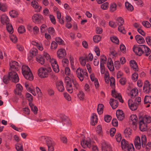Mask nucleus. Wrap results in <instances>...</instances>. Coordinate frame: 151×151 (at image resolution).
Returning a JSON list of instances; mask_svg holds the SVG:
<instances>
[{"label":"nucleus","instance_id":"obj_1","mask_svg":"<svg viewBox=\"0 0 151 151\" xmlns=\"http://www.w3.org/2000/svg\"><path fill=\"white\" fill-rule=\"evenodd\" d=\"M133 50L135 53L139 56H141L145 52V55L148 56L151 53L150 50L145 45H134Z\"/></svg>","mask_w":151,"mask_h":151},{"label":"nucleus","instance_id":"obj_2","mask_svg":"<svg viewBox=\"0 0 151 151\" xmlns=\"http://www.w3.org/2000/svg\"><path fill=\"white\" fill-rule=\"evenodd\" d=\"M22 73L26 79L30 81H32L33 79V74L28 66L23 65L22 67Z\"/></svg>","mask_w":151,"mask_h":151},{"label":"nucleus","instance_id":"obj_3","mask_svg":"<svg viewBox=\"0 0 151 151\" xmlns=\"http://www.w3.org/2000/svg\"><path fill=\"white\" fill-rule=\"evenodd\" d=\"M51 68L50 67H41L37 71L38 76L41 78H45L48 77V73L51 72Z\"/></svg>","mask_w":151,"mask_h":151},{"label":"nucleus","instance_id":"obj_4","mask_svg":"<svg viewBox=\"0 0 151 151\" xmlns=\"http://www.w3.org/2000/svg\"><path fill=\"white\" fill-rule=\"evenodd\" d=\"M121 146L122 149L124 151H134V148L132 144H129L125 139L122 140Z\"/></svg>","mask_w":151,"mask_h":151},{"label":"nucleus","instance_id":"obj_5","mask_svg":"<svg viewBox=\"0 0 151 151\" xmlns=\"http://www.w3.org/2000/svg\"><path fill=\"white\" fill-rule=\"evenodd\" d=\"M76 74L77 76L81 81H83L85 76L88 77V74L86 69H82L79 68H78L76 71Z\"/></svg>","mask_w":151,"mask_h":151},{"label":"nucleus","instance_id":"obj_6","mask_svg":"<svg viewBox=\"0 0 151 151\" xmlns=\"http://www.w3.org/2000/svg\"><path fill=\"white\" fill-rule=\"evenodd\" d=\"M142 145L143 147H145V149L147 151H149L151 148V142H149L146 144L147 139L146 136L143 135L141 136Z\"/></svg>","mask_w":151,"mask_h":151},{"label":"nucleus","instance_id":"obj_7","mask_svg":"<svg viewBox=\"0 0 151 151\" xmlns=\"http://www.w3.org/2000/svg\"><path fill=\"white\" fill-rule=\"evenodd\" d=\"M9 76L10 77V80L14 83L18 82L19 78L17 73L14 71H11L9 73Z\"/></svg>","mask_w":151,"mask_h":151},{"label":"nucleus","instance_id":"obj_8","mask_svg":"<svg viewBox=\"0 0 151 151\" xmlns=\"http://www.w3.org/2000/svg\"><path fill=\"white\" fill-rule=\"evenodd\" d=\"M81 144L83 148H90L91 147V140L90 138L86 139H82L81 141Z\"/></svg>","mask_w":151,"mask_h":151},{"label":"nucleus","instance_id":"obj_9","mask_svg":"<svg viewBox=\"0 0 151 151\" xmlns=\"http://www.w3.org/2000/svg\"><path fill=\"white\" fill-rule=\"evenodd\" d=\"M143 91L146 93L151 92V84L148 81H146L143 87Z\"/></svg>","mask_w":151,"mask_h":151},{"label":"nucleus","instance_id":"obj_10","mask_svg":"<svg viewBox=\"0 0 151 151\" xmlns=\"http://www.w3.org/2000/svg\"><path fill=\"white\" fill-rule=\"evenodd\" d=\"M9 66L12 71L18 70L20 68L18 63L16 61H12L10 62Z\"/></svg>","mask_w":151,"mask_h":151},{"label":"nucleus","instance_id":"obj_11","mask_svg":"<svg viewBox=\"0 0 151 151\" xmlns=\"http://www.w3.org/2000/svg\"><path fill=\"white\" fill-rule=\"evenodd\" d=\"M31 5L35 9V11L37 12H40L42 9V6L39 5L37 2L35 0L31 2Z\"/></svg>","mask_w":151,"mask_h":151},{"label":"nucleus","instance_id":"obj_12","mask_svg":"<svg viewBox=\"0 0 151 151\" xmlns=\"http://www.w3.org/2000/svg\"><path fill=\"white\" fill-rule=\"evenodd\" d=\"M56 87L57 90L60 92H63L65 90L63 83L60 80L58 81L56 83Z\"/></svg>","mask_w":151,"mask_h":151},{"label":"nucleus","instance_id":"obj_13","mask_svg":"<svg viewBox=\"0 0 151 151\" xmlns=\"http://www.w3.org/2000/svg\"><path fill=\"white\" fill-rule=\"evenodd\" d=\"M141 139L139 136H136L134 140V144L136 148L139 150L141 148L142 145Z\"/></svg>","mask_w":151,"mask_h":151},{"label":"nucleus","instance_id":"obj_14","mask_svg":"<svg viewBox=\"0 0 151 151\" xmlns=\"http://www.w3.org/2000/svg\"><path fill=\"white\" fill-rule=\"evenodd\" d=\"M42 16L39 14H35L32 16V19L33 21L35 23L39 24L42 19Z\"/></svg>","mask_w":151,"mask_h":151},{"label":"nucleus","instance_id":"obj_15","mask_svg":"<svg viewBox=\"0 0 151 151\" xmlns=\"http://www.w3.org/2000/svg\"><path fill=\"white\" fill-rule=\"evenodd\" d=\"M0 21L3 25H7L9 23V19L8 17L5 14H2L0 17Z\"/></svg>","mask_w":151,"mask_h":151},{"label":"nucleus","instance_id":"obj_16","mask_svg":"<svg viewBox=\"0 0 151 151\" xmlns=\"http://www.w3.org/2000/svg\"><path fill=\"white\" fill-rule=\"evenodd\" d=\"M139 126L140 129L142 131H145L147 129V123L139 119Z\"/></svg>","mask_w":151,"mask_h":151},{"label":"nucleus","instance_id":"obj_17","mask_svg":"<svg viewBox=\"0 0 151 151\" xmlns=\"http://www.w3.org/2000/svg\"><path fill=\"white\" fill-rule=\"evenodd\" d=\"M66 52L65 49L61 48L58 50L57 52L58 57L60 59L62 58L66 55Z\"/></svg>","mask_w":151,"mask_h":151},{"label":"nucleus","instance_id":"obj_18","mask_svg":"<svg viewBox=\"0 0 151 151\" xmlns=\"http://www.w3.org/2000/svg\"><path fill=\"white\" fill-rule=\"evenodd\" d=\"M128 104L130 109L132 111H134L137 109L138 107L137 104L133 103L131 99H129L128 101Z\"/></svg>","mask_w":151,"mask_h":151},{"label":"nucleus","instance_id":"obj_19","mask_svg":"<svg viewBox=\"0 0 151 151\" xmlns=\"http://www.w3.org/2000/svg\"><path fill=\"white\" fill-rule=\"evenodd\" d=\"M130 122L133 125L136 126L137 124L138 118L135 114L131 115L129 118Z\"/></svg>","mask_w":151,"mask_h":151},{"label":"nucleus","instance_id":"obj_20","mask_svg":"<svg viewBox=\"0 0 151 151\" xmlns=\"http://www.w3.org/2000/svg\"><path fill=\"white\" fill-rule=\"evenodd\" d=\"M116 116L119 120L122 121L124 118V114L123 111L120 110H118L116 112Z\"/></svg>","mask_w":151,"mask_h":151},{"label":"nucleus","instance_id":"obj_21","mask_svg":"<svg viewBox=\"0 0 151 151\" xmlns=\"http://www.w3.org/2000/svg\"><path fill=\"white\" fill-rule=\"evenodd\" d=\"M101 145L102 151H107L111 149L110 145L104 141L102 142Z\"/></svg>","mask_w":151,"mask_h":151},{"label":"nucleus","instance_id":"obj_22","mask_svg":"<svg viewBox=\"0 0 151 151\" xmlns=\"http://www.w3.org/2000/svg\"><path fill=\"white\" fill-rule=\"evenodd\" d=\"M22 90V86L20 84L18 83L16 85V88L14 90V92L15 94L19 95Z\"/></svg>","mask_w":151,"mask_h":151},{"label":"nucleus","instance_id":"obj_23","mask_svg":"<svg viewBox=\"0 0 151 151\" xmlns=\"http://www.w3.org/2000/svg\"><path fill=\"white\" fill-rule=\"evenodd\" d=\"M31 44L36 47L40 51H42L43 47L42 43L40 42H38L35 41H32L31 42Z\"/></svg>","mask_w":151,"mask_h":151},{"label":"nucleus","instance_id":"obj_24","mask_svg":"<svg viewBox=\"0 0 151 151\" xmlns=\"http://www.w3.org/2000/svg\"><path fill=\"white\" fill-rule=\"evenodd\" d=\"M112 95L113 97L115 98L119 99L120 102H123V100L121 96L119 94L116 92L115 90L112 91Z\"/></svg>","mask_w":151,"mask_h":151},{"label":"nucleus","instance_id":"obj_25","mask_svg":"<svg viewBox=\"0 0 151 151\" xmlns=\"http://www.w3.org/2000/svg\"><path fill=\"white\" fill-rule=\"evenodd\" d=\"M107 67L111 71H113L114 69V63L111 58H109L108 59L107 63Z\"/></svg>","mask_w":151,"mask_h":151},{"label":"nucleus","instance_id":"obj_26","mask_svg":"<svg viewBox=\"0 0 151 151\" xmlns=\"http://www.w3.org/2000/svg\"><path fill=\"white\" fill-rule=\"evenodd\" d=\"M118 102L117 100L114 99H111L109 103L113 109L116 108L118 106Z\"/></svg>","mask_w":151,"mask_h":151},{"label":"nucleus","instance_id":"obj_27","mask_svg":"<svg viewBox=\"0 0 151 151\" xmlns=\"http://www.w3.org/2000/svg\"><path fill=\"white\" fill-rule=\"evenodd\" d=\"M135 39L138 44H142L145 42L144 38L139 35H137L135 36Z\"/></svg>","mask_w":151,"mask_h":151},{"label":"nucleus","instance_id":"obj_28","mask_svg":"<svg viewBox=\"0 0 151 151\" xmlns=\"http://www.w3.org/2000/svg\"><path fill=\"white\" fill-rule=\"evenodd\" d=\"M139 119L147 123H150L151 122V117L147 115H145L142 116Z\"/></svg>","mask_w":151,"mask_h":151},{"label":"nucleus","instance_id":"obj_29","mask_svg":"<svg viewBox=\"0 0 151 151\" xmlns=\"http://www.w3.org/2000/svg\"><path fill=\"white\" fill-rule=\"evenodd\" d=\"M79 61L82 66H84L86 64V62L88 61L87 56H85L84 57H81L79 58Z\"/></svg>","mask_w":151,"mask_h":151},{"label":"nucleus","instance_id":"obj_30","mask_svg":"<svg viewBox=\"0 0 151 151\" xmlns=\"http://www.w3.org/2000/svg\"><path fill=\"white\" fill-rule=\"evenodd\" d=\"M130 66L134 71L137 70L138 66L136 62L134 60H131L129 62Z\"/></svg>","mask_w":151,"mask_h":151},{"label":"nucleus","instance_id":"obj_31","mask_svg":"<svg viewBox=\"0 0 151 151\" xmlns=\"http://www.w3.org/2000/svg\"><path fill=\"white\" fill-rule=\"evenodd\" d=\"M97 116L95 114H93L91 119V123L92 125L94 126L97 122Z\"/></svg>","mask_w":151,"mask_h":151},{"label":"nucleus","instance_id":"obj_32","mask_svg":"<svg viewBox=\"0 0 151 151\" xmlns=\"http://www.w3.org/2000/svg\"><path fill=\"white\" fill-rule=\"evenodd\" d=\"M132 130L130 128H126L124 131V134L126 137H129L131 135Z\"/></svg>","mask_w":151,"mask_h":151},{"label":"nucleus","instance_id":"obj_33","mask_svg":"<svg viewBox=\"0 0 151 151\" xmlns=\"http://www.w3.org/2000/svg\"><path fill=\"white\" fill-rule=\"evenodd\" d=\"M60 117L62 122L64 123V124H70V120L67 116L65 115H62Z\"/></svg>","mask_w":151,"mask_h":151},{"label":"nucleus","instance_id":"obj_34","mask_svg":"<svg viewBox=\"0 0 151 151\" xmlns=\"http://www.w3.org/2000/svg\"><path fill=\"white\" fill-rule=\"evenodd\" d=\"M138 93V90L136 88L133 89L130 91L129 96L131 98H134Z\"/></svg>","mask_w":151,"mask_h":151},{"label":"nucleus","instance_id":"obj_35","mask_svg":"<svg viewBox=\"0 0 151 151\" xmlns=\"http://www.w3.org/2000/svg\"><path fill=\"white\" fill-rule=\"evenodd\" d=\"M116 23L117 25L122 26L124 23V20L123 18L121 17L117 18L116 19Z\"/></svg>","mask_w":151,"mask_h":151},{"label":"nucleus","instance_id":"obj_36","mask_svg":"<svg viewBox=\"0 0 151 151\" xmlns=\"http://www.w3.org/2000/svg\"><path fill=\"white\" fill-rule=\"evenodd\" d=\"M37 50L35 48H33L31 49L29 52L30 56L31 57H33L37 55Z\"/></svg>","mask_w":151,"mask_h":151},{"label":"nucleus","instance_id":"obj_37","mask_svg":"<svg viewBox=\"0 0 151 151\" xmlns=\"http://www.w3.org/2000/svg\"><path fill=\"white\" fill-rule=\"evenodd\" d=\"M104 105L102 104H99L98 106L97 112L99 114H101L103 112Z\"/></svg>","mask_w":151,"mask_h":151},{"label":"nucleus","instance_id":"obj_38","mask_svg":"<svg viewBox=\"0 0 151 151\" xmlns=\"http://www.w3.org/2000/svg\"><path fill=\"white\" fill-rule=\"evenodd\" d=\"M77 97L80 100H82L84 99L85 97V94L82 91H80L78 94Z\"/></svg>","mask_w":151,"mask_h":151},{"label":"nucleus","instance_id":"obj_39","mask_svg":"<svg viewBox=\"0 0 151 151\" xmlns=\"http://www.w3.org/2000/svg\"><path fill=\"white\" fill-rule=\"evenodd\" d=\"M6 25V28L8 32L10 34H12L13 33L14 29L12 25L9 23Z\"/></svg>","mask_w":151,"mask_h":151},{"label":"nucleus","instance_id":"obj_40","mask_svg":"<svg viewBox=\"0 0 151 151\" xmlns=\"http://www.w3.org/2000/svg\"><path fill=\"white\" fill-rule=\"evenodd\" d=\"M116 5L115 3H112L110 4V10L111 12H113L116 11Z\"/></svg>","mask_w":151,"mask_h":151},{"label":"nucleus","instance_id":"obj_41","mask_svg":"<svg viewBox=\"0 0 151 151\" xmlns=\"http://www.w3.org/2000/svg\"><path fill=\"white\" fill-rule=\"evenodd\" d=\"M10 16L14 18L17 17L18 12L15 10H12L9 12Z\"/></svg>","mask_w":151,"mask_h":151},{"label":"nucleus","instance_id":"obj_42","mask_svg":"<svg viewBox=\"0 0 151 151\" xmlns=\"http://www.w3.org/2000/svg\"><path fill=\"white\" fill-rule=\"evenodd\" d=\"M47 29V27L45 24H42L40 27V32L42 33H45Z\"/></svg>","mask_w":151,"mask_h":151},{"label":"nucleus","instance_id":"obj_43","mask_svg":"<svg viewBox=\"0 0 151 151\" xmlns=\"http://www.w3.org/2000/svg\"><path fill=\"white\" fill-rule=\"evenodd\" d=\"M36 60L37 62L41 64H43L45 63V60L44 58L41 56H39L36 58Z\"/></svg>","mask_w":151,"mask_h":151},{"label":"nucleus","instance_id":"obj_44","mask_svg":"<svg viewBox=\"0 0 151 151\" xmlns=\"http://www.w3.org/2000/svg\"><path fill=\"white\" fill-rule=\"evenodd\" d=\"M93 40L94 42L98 43L101 40V37L100 35H96L93 36Z\"/></svg>","mask_w":151,"mask_h":151},{"label":"nucleus","instance_id":"obj_45","mask_svg":"<svg viewBox=\"0 0 151 151\" xmlns=\"http://www.w3.org/2000/svg\"><path fill=\"white\" fill-rule=\"evenodd\" d=\"M125 5L126 7L128 10L132 11L133 10V6L129 2H126Z\"/></svg>","mask_w":151,"mask_h":151},{"label":"nucleus","instance_id":"obj_46","mask_svg":"<svg viewBox=\"0 0 151 151\" xmlns=\"http://www.w3.org/2000/svg\"><path fill=\"white\" fill-rule=\"evenodd\" d=\"M145 104H151V96H146L144 99Z\"/></svg>","mask_w":151,"mask_h":151},{"label":"nucleus","instance_id":"obj_47","mask_svg":"<svg viewBox=\"0 0 151 151\" xmlns=\"http://www.w3.org/2000/svg\"><path fill=\"white\" fill-rule=\"evenodd\" d=\"M15 148L17 151H24L23 145L21 144L18 143L16 144Z\"/></svg>","mask_w":151,"mask_h":151},{"label":"nucleus","instance_id":"obj_48","mask_svg":"<svg viewBox=\"0 0 151 151\" xmlns=\"http://www.w3.org/2000/svg\"><path fill=\"white\" fill-rule=\"evenodd\" d=\"M54 71L56 73H58L59 71V68L57 63L52 66Z\"/></svg>","mask_w":151,"mask_h":151},{"label":"nucleus","instance_id":"obj_49","mask_svg":"<svg viewBox=\"0 0 151 151\" xmlns=\"http://www.w3.org/2000/svg\"><path fill=\"white\" fill-rule=\"evenodd\" d=\"M104 78L105 81L106 83L109 82V74L108 72H106L104 73Z\"/></svg>","mask_w":151,"mask_h":151},{"label":"nucleus","instance_id":"obj_50","mask_svg":"<svg viewBox=\"0 0 151 151\" xmlns=\"http://www.w3.org/2000/svg\"><path fill=\"white\" fill-rule=\"evenodd\" d=\"M45 143L47 146L53 145V142L52 139L49 137L47 139Z\"/></svg>","mask_w":151,"mask_h":151},{"label":"nucleus","instance_id":"obj_51","mask_svg":"<svg viewBox=\"0 0 151 151\" xmlns=\"http://www.w3.org/2000/svg\"><path fill=\"white\" fill-rule=\"evenodd\" d=\"M56 42L59 45H63L64 41L60 37H57L55 39Z\"/></svg>","mask_w":151,"mask_h":151},{"label":"nucleus","instance_id":"obj_52","mask_svg":"<svg viewBox=\"0 0 151 151\" xmlns=\"http://www.w3.org/2000/svg\"><path fill=\"white\" fill-rule=\"evenodd\" d=\"M10 80V78L9 76V74L8 76H4L3 81L5 84L8 83L9 82Z\"/></svg>","mask_w":151,"mask_h":151},{"label":"nucleus","instance_id":"obj_53","mask_svg":"<svg viewBox=\"0 0 151 151\" xmlns=\"http://www.w3.org/2000/svg\"><path fill=\"white\" fill-rule=\"evenodd\" d=\"M69 63V61L67 58H64L62 60V64L64 67L67 66Z\"/></svg>","mask_w":151,"mask_h":151},{"label":"nucleus","instance_id":"obj_54","mask_svg":"<svg viewBox=\"0 0 151 151\" xmlns=\"http://www.w3.org/2000/svg\"><path fill=\"white\" fill-rule=\"evenodd\" d=\"M10 38L13 42L15 43L17 40V38L15 35L11 34L10 35Z\"/></svg>","mask_w":151,"mask_h":151},{"label":"nucleus","instance_id":"obj_55","mask_svg":"<svg viewBox=\"0 0 151 151\" xmlns=\"http://www.w3.org/2000/svg\"><path fill=\"white\" fill-rule=\"evenodd\" d=\"M111 41L114 43L118 44L119 42L118 38L115 36H113L110 37Z\"/></svg>","mask_w":151,"mask_h":151},{"label":"nucleus","instance_id":"obj_56","mask_svg":"<svg viewBox=\"0 0 151 151\" xmlns=\"http://www.w3.org/2000/svg\"><path fill=\"white\" fill-rule=\"evenodd\" d=\"M72 82L75 89H78L80 88V86L76 80H74L73 81H72Z\"/></svg>","mask_w":151,"mask_h":151},{"label":"nucleus","instance_id":"obj_57","mask_svg":"<svg viewBox=\"0 0 151 151\" xmlns=\"http://www.w3.org/2000/svg\"><path fill=\"white\" fill-rule=\"evenodd\" d=\"M67 91L70 93H71L73 91L72 85L70 84H67L66 86Z\"/></svg>","mask_w":151,"mask_h":151},{"label":"nucleus","instance_id":"obj_58","mask_svg":"<svg viewBox=\"0 0 151 151\" xmlns=\"http://www.w3.org/2000/svg\"><path fill=\"white\" fill-rule=\"evenodd\" d=\"M106 62V58L105 56H103L101 59L100 65H104V64Z\"/></svg>","mask_w":151,"mask_h":151},{"label":"nucleus","instance_id":"obj_59","mask_svg":"<svg viewBox=\"0 0 151 151\" xmlns=\"http://www.w3.org/2000/svg\"><path fill=\"white\" fill-rule=\"evenodd\" d=\"M48 33L51 35H54L55 34V32L53 27H51L47 29Z\"/></svg>","mask_w":151,"mask_h":151},{"label":"nucleus","instance_id":"obj_60","mask_svg":"<svg viewBox=\"0 0 151 151\" xmlns=\"http://www.w3.org/2000/svg\"><path fill=\"white\" fill-rule=\"evenodd\" d=\"M18 32L20 33H23L25 32V29L24 26H21L19 27L18 29Z\"/></svg>","mask_w":151,"mask_h":151},{"label":"nucleus","instance_id":"obj_61","mask_svg":"<svg viewBox=\"0 0 151 151\" xmlns=\"http://www.w3.org/2000/svg\"><path fill=\"white\" fill-rule=\"evenodd\" d=\"M109 3L106 2L101 5V8L104 10L107 9L108 7Z\"/></svg>","mask_w":151,"mask_h":151},{"label":"nucleus","instance_id":"obj_62","mask_svg":"<svg viewBox=\"0 0 151 151\" xmlns=\"http://www.w3.org/2000/svg\"><path fill=\"white\" fill-rule=\"evenodd\" d=\"M58 46L57 43L54 41H52L51 42L50 48L52 49H55Z\"/></svg>","mask_w":151,"mask_h":151},{"label":"nucleus","instance_id":"obj_63","mask_svg":"<svg viewBox=\"0 0 151 151\" xmlns=\"http://www.w3.org/2000/svg\"><path fill=\"white\" fill-rule=\"evenodd\" d=\"M7 7L5 4L0 3V9L3 12H5L6 10Z\"/></svg>","mask_w":151,"mask_h":151},{"label":"nucleus","instance_id":"obj_64","mask_svg":"<svg viewBox=\"0 0 151 151\" xmlns=\"http://www.w3.org/2000/svg\"><path fill=\"white\" fill-rule=\"evenodd\" d=\"M43 55L47 61L51 58L50 55L45 51L43 52Z\"/></svg>","mask_w":151,"mask_h":151}]
</instances>
